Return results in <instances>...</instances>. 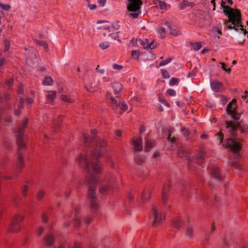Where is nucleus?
Returning <instances> with one entry per match:
<instances>
[{
	"label": "nucleus",
	"mask_w": 248,
	"mask_h": 248,
	"mask_svg": "<svg viewBox=\"0 0 248 248\" xmlns=\"http://www.w3.org/2000/svg\"><path fill=\"white\" fill-rule=\"evenodd\" d=\"M24 92V88L22 84H20L18 86L17 89V93L18 94H22Z\"/></svg>",
	"instance_id": "nucleus-59"
},
{
	"label": "nucleus",
	"mask_w": 248,
	"mask_h": 248,
	"mask_svg": "<svg viewBox=\"0 0 248 248\" xmlns=\"http://www.w3.org/2000/svg\"><path fill=\"white\" fill-rule=\"evenodd\" d=\"M44 245L47 247H50L53 245L54 239L51 235L48 234L44 238Z\"/></svg>",
	"instance_id": "nucleus-20"
},
{
	"label": "nucleus",
	"mask_w": 248,
	"mask_h": 248,
	"mask_svg": "<svg viewBox=\"0 0 248 248\" xmlns=\"http://www.w3.org/2000/svg\"><path fill=\"white\" fill-rule=\"evenodd\" d=\"M150 194L151 192L149 190H145L144 191L143 194L141 195V199L143 201V202H146L148 201L150 197Z\"/></svg>",
	"instance_id": "nucleus-25"
},
{
	"label": "nucleus",
	"mask_w": 248,
	"mask_h": 248,
	"mask_svg": "<svg viewBox=\"0 0 248 248\" xmlns=\"http://www.w3.org/2000/svg\"><path fill=\"white\" fill-rule=\"evenodd\" d=\"M118 33L119 32H117L116 33H108V32H105L103 33V35L104 36H106L107 35L109 36L112 38L117 40L118 42H121V41L119 39Z\"/></svg>",
	"instance_id": "nucleus-27"
},
{
	"label": "nucleus",
	"mask_w": 248,
	"mask_h": 248,
	"mask_svg": "<svg viewBox=\"0 0 248 248\" xmlns=\"http://www.w3.org/2000/svg\"><path fill=\"white\" fill-rule=\"evenodd\" d=\"M56 98V92L54 91H50L46 95L47 101L51 102Z\"/></svg>",
	"instance_id": "nucleus-26"
},
{
	"label": "nucleus",
	"mask_w": 248,
	"mask_h": 248,
	"mask_svg": "<svg viewBox=\"0 0 248 248\" xmlns=\"http://www.w3.org/2000/svg\"><path fill=\"white\" fill-rule=\"evenodd\" d=\"M10 41L7 40V39H5L4 40V52H7L9 50V48H10Z\"/></svg>",
	"instance_id": "nucleus-41"
},
{
	"label": "nucleus",
	"mask_w": 248,
	"mask_h": 248,
	"mask_svg": "<svg viewBox=\"0 0 248 248\" xmlns=\"http://www.w3.org/2000/svg\"><path fill=\"white\" fill-rule=\"evenodd\" d=\"M62 116H58L57 118H55L53 123V126L52 127V131L54 132H57L61 127V124L62 122Z\"/></svg>",
	"instance_id": "nucleus-14"
},
{
	"label": "nucleus",
	"mask_w": 248,
	"mask_h": 248,
	"mask_svg": "<svg viewBox=\"0 0 248 248\" xmlns=\"http://www.w3.org/2000/svg\"><path fill=\"white\" fill-rule=\"evenodd\" d=\"M183 225V222L181 219L179 217L174 218L172 221V226L173 228L177 229H180Z\"/></svg>",
	"instance_id": "nucleus-17"
},
{
	"label": "nucleus",
	"mask_w": 248,
	"mask_h": 248,
	"mask_svg": "<svg viewBox=\"0 0 248 248\" xmlns=\"http://www.w3.org/2000/svg\"><path fill=\"white\" fill-rule=\"evenodd\" d=\"M216 135L217 136V138L220 140L219 143L221 144L223 140V134L220 132L219 133H217Z\"/></svg>",
	"instance_id": "nucleus-51"
},
{
	"label": "nucleus",
	"mask_w": 248,
	"mask_h": 248,
	"mask_svg": "<svg viewBox=\"0 0 248 248\" xmlns=\"http://www.w3.org/2000/svg\"><path fill=\"white\" fill-rule=\"evenodd\" d=\"M112 84V87L115 94L119 93L123 89V85L119 82L114 83Z\"/></svg>",
	"instance_id": "nucleus-19"
},
{
	"label": "nucleus",
	"mask_w": 248,
	"mask_h": 248,
	"mask_svg": "<svg viewBox=\"0 0 248 248\" xmlns=\"http://www.w3.org/2000/svg\"><path fill=\"white\" fill-rule=\"evenodd\" d=\"M102 28L106 31H108V33L111 31H114L116 30V29L114 28V26L110 24L109 25H104Z\"/></svg>",
	"instance_id": "nucleus-32"
},
{
	"label": "nucleus",
	"mask_w": 248,
	"mask_h": 248,
	"mask_svg": "<svg viewBox=\"0 0 248 248\" xmlns=\"http://www.w3.org/2000/svg\"><path fill=\"white\" fill-rule=\"evenodd\" d=\"M158 32L161 36V38H164L165 37L166 29L162 27H159L158 29Z\"/></svg>",
	"instance_id": "nucleus-40"
},
{
	"label": "nucleus",
	"mask_w": 248,
	"mask_h": 248,
	"mask_svg": "<svg viewBox=\"0 0 248 248\" xmlns=\"http://www.w3.org/2000/svg\"><path fill=\"white\" fill-rule=\"evenodd\" d=\"M165 24L167 25L169 29L170 30V34L174 35L177 36L181 34V32L179 31L177 28L174 26H172L170 23L168 22H166Z\"/></svg>",
	"instance_id": "nucleus-16"
},
{
	"label": "nucleus",
	"mask_w": 248,
	"mask_h": 248,
	"mask_svg": "<svg viewBox=\"0 0 248 248\" xmlns=\"http://www.w3.org/2000/svg\"><path fill=\"white\" fill-rule=\"evenodd\" d=\"M167 139L168 141H170L171 143H174L175 142V138L174 137H171L170 133L169 134Z\"/></svg>",
	"instance_id": "nucleus-61"
},
{
	"label": "nucleus",
	"mask_w": 248,
	"mask_h": 248,
	"mask_svg": "<svg viewBox=\"0 0 248 248\" xmlns=\"http://www.w3.org/2000/svg\"><path fill=\"white\" fill-rule=\"evenodd\" d=\"M181 131L183 133V134L186 137H187L190 135H191V133L190 132L188 129L183 127L181 129Z\"/></svg>",
	"instance_id": "nucleus-42"
},
{
	"label": "nucleus",
	"mask_w": 248,
	"mask_h": 248,
	"mask_svg": "<svg viewBox=\"0 0 248 248\" xmlns=\"http://www.w3.org/2000/svg\"><path fill=\"white\" fill-rule=\"evenodd\" d=\"M132 142L135 147V150L140 151L142 150V138L141 137L136 140L132 139Z\"/></svg>",
	"instance_id": "nucleus-15"
},
{
	"label": "nucleus",
	"mask_w": 248,
	"mask_h": 248,
	"mask_svg": "<svg viewBox=\"0 0 248 248\" xmlns=\"http://www.w3.org/2000/svg\"><path fill=\"white\" fill-rule=\"evenodd\" d=\"M127 9L129 12H133L128 14L133 18H137L141 13L140 6L142 4L141 0H127Z\"/></svg>",
	"instance_id": "nucleus-7"
},
{
	"label": "nucleus",
	"mask_w": 248,
	"mask_h": 248,
	"mask_svg": "<svg viewBox=\"0 0 248 248\" xmlns=\"http://www.w3.org/2000/svg\"><path fill=\"white\" fill-rule=\"evenodd\" d=\"M237 100L233 99L227 106L226 112L230 115L234 121H238L240 119L241 113H238L237 111Z\"/></svg>",
	"instance_id": "nucleus-9"
},
{
	"label": "nucleus",
	"mask_w": 248,
	"mask_h": 248,
	"mask_svg": "<svg viewBox=\"0 0 248 248\" xmlns=\"http://www.w3.org/2000/svg\"><path fill=\"white\" fill-rule=\"evenodd\" d=\"M155 40H153L150 43L148 44L146 46L144 47V48L145 49H148L150 48L151 49H153L155 48L156 47V45H154Z\"/></svg>",
	"instance_id": "nucleus-43"
},
{
	"label": "nucleus",
	"mask_w": 248,
	"mask_h": 248,
	"mask_svg": "<svg viewBox=\"0 0 248 248\" xmlns=\"http://www.w3.org/2000/svg\"><path fill=\"white\" fill-rule=\"evenodd\" d=\"M212 31L214 32H217L219 35L222 34L221 29L217 27H213L212 28Z\"/></svg>",
	"instance_id": "nucleus-57"
},
{
	"label": "nucleus",
	"mask_w": 248,
	"mask_h": 248,
	"mask_svg": "<svg viewBox=\"0 0 248 248\" xmlns=\"http://www.w3.org/2000/svg\"><path fill=\"white\" fill-rule=\"evenodd\" d=\"M220 64L222 65L221 68L223 69L224 71H225L226 72H227L228 74H230L231 72V69L230 68H226V65L224 62H220Z\"/></svg>",
	"instance_id": "nucleus-54"
},
{
	"label": "nucleus",
	"mask_w": 248,
	"mask_h": 248,
	"mask_svg": "<svg viewBox=\"0 0 248 248\" xmlns=\"http://www.w3.org/2000/svg\"><path fill=\"white\" fill-rule=\"evenodd\" d=\"M170 186V182L168 181L163 186L162 198L164 203H165L168 198V193L169 191V187Z\"/></svg>",
	"instance_id": "nucleus-13"
},
{
	"label": "nucleus",
	"mask_w": 248,
	"mask_h": 248,
	"mask_svg": "<svg viewBox=\"0 0 248 248\" xmlns=\"http://www.w3.org/2000/svg\"><path fill=\"white\" fill-rule=\"evenodd\" d=\"M29 189V187L27 185H23L21 189V193L23 197H25L27 196V192Z\"/></svg>",
	"instance_id": "nucleus-35"
},
{
	"label": "nucleus",
	"mask_w": 248,
	"mask_h": 248,
	"mask_svg": "<svg viewBox=\"0 0 248 248\" xmlns=\"http://www.w3.org/2000/svg\"><path fill=\"white\" fill-rule=\"evenodd\" d=\"M178 155L181 157H186L188 159V167L189 170L196 173L199 177V179L202 182L204 181V179L201 175V170L196 167L193 164L196 163L201 165L204 163L206 154L204 152H201L196 155L190 157L189 152L185 148H180L178 151Z\"/></svg>",
	"instance_id": "nucleus-5"
},
{
	"label": "nucleus",
	"mask_w": 248,
	"mask_h": 248,
	"mask_svg": "<svg viewBox=\"0 0 248 248\" xmlns=\"http://www.w3.org/2000/svg\"><path fill=\"white\" fill-rule=\"evenodd\" d=\"M45 195V191L43 190L39 191L36 195V198L37 200H41Z\"/></svg>",
	"instance_id": "nucleus-36"
},
{
	"label": "nucleus",
	"mask_w": 248,
	"mask_h": 248,
	"mask_svg": "<svg viewBox=\"0 0 248 248\" xmlns=\"http://www.w3.org/2000/svg\"><path fill=\"white\" fill-rule=\"evenodd\" d=\"M28 119L25 118L21 125L15 129V136L16 137V143L18 146V151L17 154V162L13 169V174L14 177H17L21 172V169L24 167V156L19 151L24 150L26 148V137L24 134V129L27 127Z\"/></svg>",
	"instance_id": "nucleus-3"
},
{
	"label": "nucleus",
	"mask_w": 248,
	"mask_h": 248,
	"mask_svg": "<svg viewBox=\"0 0 248 248\" xmlns=\"http://www.w3.org/2000/svg\"><path fill=\"white\" fill-rule=\"evenodd\" d=\"M12 123V119L10 117H6L4 119V124L9 125Z\"/></svg>",
	"instance_id": "nucleus-50"
},
{
	"label": "nucleus",
	"mask_w": 248,
	"mask_h": 248,
	"mask_svg": "<svg viewBox=\"0 0 248 248\" xmlns=\"http://www.w3.org/2000/svg\"><path fill=\"white\" fill-rule=\"evenodd\" d=\"M221 6L223 8L224 14L228 18L224 21V24L226 26L225 29H233L235 31H238V28H240L239 30L243 31L244 35H245L248 32L244 29L242 25V15L240 10L225 5V2L223 0L221 1Z\"/></svg>",
	"instance_id": "nucleus-4"
},
{
	"label": "nucleus",
	"mask_w": 248,
	"mask_h": 248,
	"mask_svg": "<svg viewBox=\"0 0 248 248\" xmlns=\"http://www.w3.org/2000/svg\"><path fill=\"white\" fill-rule=\"evenodd\" d=\"M195 4L193 2H189L187 0H184L183 3L180 5L181 10L185 9L186 6H193Z\"/></svg>",
	"instance_id": "nucleus-24"
},
{
	"label": "nucleus",
	"mask_w": 248,
	"mask_h": 248,
	"mask_svg": "<svg viewBox=\"0 0 248 248\" xmlns=\"http://www.w3.org/2000/svg\"><path fill=\"white\" fill-rule=\"evenodd\" d=\"M226 127L229 129V132L230 135L233 138H237V134L236 131L240 129L242 133H245L248 132V125L247 124H241V122L238 121H226Z\"/></svg>",
	"instance_id": "nucleus-6"
},
{
	"label": "nucleus",
	"mask_w": 248,
	"mask_h": 248,
	"mask_svg": "<svg viewBox=\"0 0 248 248\" xmlns=\"http://www.w3.org/2000/svg\"><path fill=\"white\" fill-rule=\"evenodd\" d=\"M202 198L207 205H210L213 202L212 199H209V198L207 197L206 195H203Z\"/></svg>",
	"instance_id": "nucleus-45"
},
{
	"label": "nucleus",
	"mask_w": 248,
	"mask_h": 248,
	"mask_svg": "<svg viewBox=\"0 0 248 248\" xmlns=\"http://www.w3.org/2000/svg\"><path fill=\"white\" fill-rule=\"evenodd\" d=\"M78 211L75 210V217L73 219V224L75 227H78L80 226L81 221L78 216L77 215Z\"/></svg>",
	"instance_id": "nucleus-23"
},
{
	"label": "nucleus",
	"mask_w": 248,
	"mask_h": 248,
	"mask_svg": "<svg viewBox=\"0 0 248 248\" xmlns=\"http://www.w3.org/2000/svg\"><path fill=\"white\" fill-rule=\"evenodd\" d=\"M24 219V217L21 215H16L14 216L11 222L8 227V231L10 232H18L21 229L20 223Z\"/></svg>",
	"instance_id": "nucleus-10"
},
{
	"label": "nucleus",
	"mask_w": 248,
	"mask_h": 248,
	"mask_svg": "<svg viewBox=\"0 0 248 248\" xmlns=\"http://www.w3.org/2000/svg\"><path fill=\"white\" fill-rule=\"evenodd\" d=\"M171 58H169L165 60L161 61L159 63V66H162L168 64L171 61Z\"/></svg>",
	"instance_id": "nucleus-47"
},
{
	"label": "nucleus",
	"mask_w": 248,
	"mask_h": 248,
	"mask_svg": "<svg viewBox=\"0 0 248 248\" xmlns=\"http://www.w3.org/2000/svg\"><path fill=\"white\" fill-rule=\"evenodd\" d=\"M186 235L189 239H191L193 236V230L191 228H187L185 232Z\"/></svg>",
	"instance_id": "nucleus-34"
},
{
	"label": "nucleus",
	"mask_w": 248,
	"mask_h": 248,
	"mask_svg": "<svg viewBox=\"0 0 248 248\" xmlns=\"http://www.w3.org/2000/svg\"><path fill=\"white\" fill-rule=\"evenodd\" d=\"M102 28L106 31H108V33L111 31H114L116 30V29L114 28V26L110 24L109 25H104Z\"/></svg>",
	"instance_id": "nucleus-31"
},
{
	"label": "nucleus",
	"mask_w": 248,
	"mask_h": 248,
	"mask_svg": "<svg viewBox=\"0 0 248 248\" xmlns=\"http://www.w3.org/2000/svg\"><path fill=\"white\" fill-rule=\"evenodd\" d=\"M191 46H192L193 49L195 50L198 51L200 50L202 48V44L200 42H196V43H190Z\"/></svg>",
	"instance_id": "nucleus-33"
},
{
	"label": "nucleus",
	"mask_w": 248,
	"mask_h": 248,
	"mask_svg": "<svg viewBox=\"0 0 248 248\" xmlns=\"http://www.w3.org/2000/svg\"><path fill=\"white\" fill-rule=\"evenodd\" d=\"M138 42L144 47L145 46L146 44L148 43L149 42V40L148 39H145L144 41L141 40V39H139L137 40Z\"/></svg>",
	"instance_id": "nucleus-53"
},
{
	"label": "nucleus",
	"mask_w": 248,
	"mask_h": 248,
	"mask_svg": "<svg viewBox=\"0 0 248 248\" xmlns=\"http://www.w3.org/2000/svg\"><path fill=\"white\" fill-rule=\"evenodd\" d=\"M146 145L144 148L145 152H148L151 148L155 145V140H149L146 138Z\"/></svg>",
	"instance_id": "nucleus-18"
},
{
	"label": "nucleus",
	"mask_w": 248,
	"mask_h": 248,
	"mask_svg": "<svg viewBox=\"0 0 248 248\" xmlns=\"http://www.w3.org/2000/svg\"><path fill=\"white\" fill-rule=\"evenodd\" d=\"M21 198L17 195H12L11 201L15 204H17L21 201Z\"/></svg>",
	"instance_id": "nucleus-30"
},
{
	"label": "nucleus",
	"mask_w": 248,
	"mask_h": 248,
	"mask_svg": "<svg viewBox=\"0 0 248 248\" xmlns=\"http://www.w3.org/2000/svg\"><path fill=\"white\" fill-rule=\"evenodd\" d=\"M222 86V83L221 82L218 81H214L211 83V87L212 89L216 92H218L220 88Z\"/></svg>",
	"instance_id": "nucleus-21"
},
{
	"label": "nucleus",
	"mask_w": 248,
	"mask_h": 248,
	"mask_svg": "<svg viewBox=\"0 0 248 248\" xmlns=\"http://www.w3.org/2000/svg\"><path fill=\"white\" fill-rule=\"evenodd\" d=\"M25 99L23 97H21L20 99V102L18 105V108H22L24 106V104L25 103Z\"/></svg>",
	"instance_id": "nucleus-60"
},
{
	"label": "nucleus",
	"mask_w": 248,
	"mask_h": 248,
	"mask_svg": "<svg viewBox=\"0 0 248 248\" xmlns=\"http://www.w3.org/2000/svg\"><path fill=\"white\" fill-rule=\"evenodd\" d=\"M243 139H233L229 138L227 140L226 142V147L231 149V151L237 156H240L239 152L242 148V144L240 142L243 141Z\"/></svg>",
	"instance_id": "nucleus-8"
},
{
	"label": "nucleus",
	"mask_w": 248,
	"mask_h": 248,
	"mask_svg": "<svg viewBox=\"0 0 248 248\" xmlns=\"http://www.w3.org/2000/svg\"><path fill=\"white\" fill-rule=\"evenodd\" d=\"M210 237V236L209 233H207L205 235L204 240L203 242V245H206L208 244Z\"/></svg>",
	"instance_id": "nucleus-52"
},
{
	"label": "nucleus",
	"mask_w": 248,
	"mask_h": 248,
	"mask_svg": "<svg viewBox=\"0 0 248 248\" xmlns=\"http://www.w3.org/2000/svg\"><path fill=\"white\" fill-rule=\"evenodd\" d=\"M53 80L50 77H46L45 78L43 81V84L44 85L51 86L53 85Z\"/></svg>",
	"instance_id": "nucleus-28"
},
{
	"label": "nucleus",
	"mask_w": 248,
	"mask_h": 248,
	"mask_svg": "<svg viewBox=\"0 0 248 248\" xmlns=\"http://www.w3.org/2000/svg\"><path fill=\"white\" fill-rule=\"evenodd\" d=\"M179 79L175 78H172L170 80L169 84L170 86H173L178 84Z\"/></svg>",
	"instance_id": "nucleus-46"
},
{
	"label": "nucleus",
	"mask_w": 248,
	"mask_h": 248,
	"mask_svg": "<svg viewBox=\"0 0 248 248\" xmlns=\"http://www.w3.org/2000/svg\"><path fill=\"white\" fill-rule=\"evenodd\" d=\"M152 217L154 218L153 226L157 227L159 224L162 223V220L165 218L164 215L162 213H159L157 211V208L154 206L152 208Z\"/></svg>",
	"instance_id": "nucleus-11"
},
{
	"label": "nucleus",
	"mask_w": 248,
	"mask_h": 248,
	"mask_svg": "<svg viewBox=\"0 0 248 248\" xmlns=\"http://www.w3.org/2000/svg\"><path fill=\"white\" fill-rule=\"evenodd\" d=\"M118 105V107L124 111L128 109V106L124 102H119Z\"/></svg>",
	"instance_id": "nucleus-37"
},
{
	"label": "nucleus",
	"mask_w": 248,
	"mask_h": 248,
	"mask_svg": "<svg viewBox=\"0 0 248 248\" xmlns=\"http://www.w3.org/2000/svg\"><path fill=\"white\" fill-rule=\"evenodd\" d=\"M110 105L112 108L113 110H117L118 107L119 103L117 102V101L114 99L113 97H111L110 98Z\"/></svg>",
	"instance_id": "nucleus-29"
},
{
	"label": "nucleus",
	"mask_w": 248,
	"mask_h": 248,
	"mask_svg": "<svg viewBox=\"0 0 248 248\" xmlns=\"http://www.w3.org/2000/svg\"><path fill=\"white\" fill-rule=\"evenodd\" d=\"M91 133L93 136H87L85 134H83V144L86 146L93 147V150L91 151L90 156H88L84 154H80L76 158H78L81 155L88 158L91 162L98 161L99 158L103 155L105 152V148L107 146V141L103 139L95 137L97 134V131L95 129L91 130Z\"/></svg>",
	"instance_id": "nucleus-2"
},
{
	"label": "nucleus",
	"mask_w": 248,
	"mask_h": 248,
	"mask_svg": "<svg viewBox=\"0 0 248 248\" xmlns=\"http://www.w3.org/2000/svg\"><path fill=\"white\" fill-rule=\"evenodd\" d=\"M77 162L82 167H85L87 171L86 182L89 185L88 199L90 206L93 212H95L98 207V200L95 196V186L99 183V192L102 195H107L116 188L117 183L114 179L101 182L99 178L102 172V168L98 161L91 162L88 158L81 155L77 158Z\"/></svg>",
	"instance_id": "nucleus-1"
},
{
	"label": "nucleus",
	"mask_w": 248,
	"mask_h": 248,
	"mask_svg": "<svg viewBox=\"0 0 248 248\" xmlns=\"http://www.w3.org/2000/svg\"><path fill=\"white\" fill-rule=\"evenodd\" d=\"M99 47L102 49H105L108 48L109 46V44L108 42L102 43L99 44Z\"/></svg>",
	"instance_id": "nucleus-48"
},
{
	"label": "nucleus",
	"mask_w": 248,
	"mask_h": 248,
	"mask_svg": "<svg viewBox=\"0 0 248 248\" xmlns=\"http://www.w3.org/2000/svg\"><path fill=\"white\" fill-rule=\"evenodd\" d=\"M113 68L116 70H120L123 69V65L114 63L112 65Z\"/></svg>",
	"instance_id": "nucleus-58"
},
{
	"label": "nucleus",
	"mask_w": 248,
	"mask_h": 248,
	"mask_svg": "<svg viewBox=\"0 0 248 248\" xmlns=\"http://www.w3.org/2000/svg\"><path fill=\"white\" fill-rule=\"evenodd\" d=\"M33 41L37 45L43 46L46 51L47 52L48 51V45L46 42L39 41L36 39H34Z\"/></svg>",
	"instance_id": "nucleus-22"
},
{
	"label": "nucleus",
	"mask_w": 248,
	"mask_h": 248,
	"mask_svg": "<svg viewBox=\"0 0 248 248\" xmlns=\"http://www.w3.org/2000/svg\"><path fill=\"white\" fill-rule=\"evenodd\" d=\"M92 217L91 216L85 217L84 218V221L86 224H89L92 220Z\"/></svg>",
	"instance_id": "nucleus-62"
},
{
	"label": "nucleus",
	"mask_w": 248,
	"mask_h": 248,
	"mask_svg": "<svg viewBox=\"0 0 248 248\" xmlns=\"http://www.w3.org/2000/svg\"><path fill=\"white\" fill-rule=\"evenodd\" d=\"M61 99L62 101H65V102H67L68 103H72L74 102L73 99L69 98L66 95H62V97H61Z\"/></svg>",
	"instance_id": "nucleus-38"
},
{
	"label": "nucleus",
	"mask_w": 248,
	"mask_h": 248,
	"mask_svg": "<svg viewBox=\"0 0 248 248\" xmlns=\"http://www.w3.org/2000/svg\"><path fill=\"white\" fill-rule=\"evenodd\" d=\"M167 6L166 3L162 1H159V7L161 9H165Z\"/></svg>",
	"instance_id": "nucleus-63"
},
{
	"label": "nucleus",
	"mask_w": 248,
	"mask_h": 248,
	"mask_svg": "<svg viewBox=\"0 0 248 248\" xmlns=\"http://www.w3.org/2000/svg\"><path fill=\"white\" fill-rule=\"evenodd\" d=\"M0 7L5 11H9L10 9V6L8 4H5L2 3H0Z\"/></svg>",
	"instance_id": "nucleus-55"
},
{
	"label": "nucleus",
	"mask_w": 248,
	"mask_h": 248,
	"mask_svg": "<svg viewBox=\"0 0 248 248\" xmlns=\"http://www.w3.org/2000/svg\"><path fill=\"white\" fill-rule=\"evenodd\" d=\"M140 52L139 50H133L131 52V56L135 59H138L139 57Z\"/></svg>",
	"instance_id": "nucleus-44"
},
{
	"label": "nucleus",
	"mask_w": 248,
	"mask_h": 248,
	"mask_svg": "<svg viewBox=\"0 0 248 248\" xmlns=\"http://www.w3.org/2000/svg\"><path fill=\"white\" fill-rule=\"evenodd\" d=\"M10 99V96L9 94L5 93L3 97L0 96V102L3 101L4 100V101H6Z\"/></svg>",
	"instance_id": "nucleus-49"
},
{
	"label": "nucleus",
	"mask_w": 248,
	"mask_h": 248,
	"mask_svg": "<svg viewBox=\"0 0 248 248\" xmlns=\"http://www.w3.org/2000/svg\"><path fill=\"white\" fill-rule=\"evenodd\" d=\"M214 204L216 206H217V205L218 204L219 200H218V197L217 196V194H216V193H215V194H214Z\"/></svg>",
	"instance_id": "nucleus-64"
},
{
	"label": "nucleus",
	"mask_w": 248,
	"mask_h": 248,
	"mask_svg": "<svg viewBox=\"0 0 248 248\" xmlns=\"http://www.w3.org/2000/svg\"><path fill=\"white\" fill-rule=\"evenodd\" d=\"M161 75L163 78H170V76L169 73L168 72V71L166 69H161Z\"/></svg>",
	"instance_id": "nucleus-39"
},
{
	"label": "nucleus",
	"mask_w": 248,
	"mask_h": 248,
	"mask_svg": "<svg viewBox=\"0 0 248 248\" xmlns=\"http://www.w3.org/2000/svg\"><path fill=\"white\" fill-rule=\"evenodd\" d=\"M166 93L169 96H175L176 95L175 91L173 89H168L166 92Z\"/></svg>",
	"instance_id": "nucleus-56"
},
{
	"label": "nucleus",
	"mask_w": 248,
	"mask_h": 248,
	"mask_svg": "<svg viewBox=\"0 0 248 248\" xmlns=\"http://www.w3.org/2000/svg\"><path fill=\"white\" fill-rule=\"evenodd\" d=\"M211 174L212 176L215 179V180L217 183L221 182L224 180V177L221 173L219 168H213L211 170Z\"/></svg>",
	"instance_id": "nucleus-12"
}]
</instances>
